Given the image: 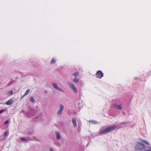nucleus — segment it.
Returning a JSON list of instances; mask_svg holds the SVG:
<instances>
[{"label":"nucleus","instance_id":"aec40b11","mask_svg":"<svg viewBox=\"0 0 151 151\" xmlns=\"http://www.w3.org/2000/svg\"><path fill=\"white\" fill-rule=\"evenodd\" d=\"M13 92L12 90H11L10 91H9L8 93V95L9 96L13 94Z\"/></svg>","mask_w":151,"mask_h":151},{"label":"nucleus","instance_id":"f03ea898","mask_svg":"<svg viewBox=\"0 0 151 151\" xmlns=\"http://www.w3.org/2000/svg\"><path fill=\"white\" fill-rule=\"evenodd\" d=\"M146 147V145L144 143L138 142L136 145L135 149L137 150H141L145 149Z\"/></svg>","mask_w":151,"mask_h":151},{"label":"nucleus","instance_id":"4be33fe9","mask_svg":"<svg viewBox=\"0 0 151 151\" xmlns=\"http://www.w3.org/2000/svg\"><path fill=\"white\" fill-rule=\"evenodd\" d=\"M141 141L145 143L146 144L148 145H149V143L147 142L146 141L143 140V139L141 140Z\"/></svg>","mask_w":151,"mask_h":151},{"label":"nucleus","instance_id":"423d86ee","mask_svg":"<svg viewBox=\"0 0 151 151\" xmlns=\"http://www.w3.org/2000/svg\"><path fill=\"white\" fill-rule=\"evenodd\" d=\"M96 75V77L99 78H101L104 76L103 73L101 70L97 71Z\"/></svg>","mask_w":151,"mask_h":151},{"label":"nucleus","instance_id":"ddd939ff","mask_svg":"<svg viewBox=\"0 0 151 151\" xmlns=\"http://www.w3.org/2000/svg\"><path fill=\"white\" fill-rule=\"evenodd\" d=\"M30 90L29 89H28L27 91H26L24 94L23 95L22 97L21 98V99H22L25 96L27 95L29 92Z\"/></svg>","mask_w":151,"mask_h":151},{"label":"nucleus","instance_id":"a878e982","mask_svg":"<svg viewBox=\"0 0 151 151\" xmlns=\"http://www.w3.org/2000/svg\"><path fill=\"white\" fill-rule=\"evenodd\" d=\"M7 132H5L4 133V137H5L7 135Z\"/></svg>","mask_w":151,"mask_h":151},{"label":"nucleus","instance_id":"0eeeda50","mask_svg":"<svg viewBox=\"0 0 151 151\" xmlns=\"http://www.w3.org/2000/svg\"><path fill=\"white\" fill-rule=\"evenodd\" d=\"M113 107L120 110L122 109V107L121 105H119L117 104H114L113 105Z\"/></svg>","mask_w":151,"mask_h":151},{"label":"nucleus","instance_id":"412c9836","mask_svg":"<svg viewBox=\"0 0 151 151\" xmlns=\"http://www.w3.org/2000/svg\"><path fill=\"white\" fill-rule=\"evenodd\" d=\"M14 82H15L14 81H11L8 84V86H10V85H12V84H13Z\"/></svg>","mask_w":151,"mask_h":151},{"label":"nucleus","instance_id":"6ab92c4d","mask_svg":"<svg viewBox=\"0 0 151 151\" xmlns=\"http://www.w3.org/2000/svg\"><path fill=\"white\" fill-rule=\"evenodd\" d=\"M55 60L54 58H53L52 59L51 61L50 62V64H54L55 62Z\"/></svg>","mask_w":151,"mask_h":151},{"label":"nucleus","instance_id":"473e14b6","mask_svg":"<svg viewBox=\"0 0 151 151\" xmlns=\"http://www.w3.org/2000/svg\"><path fill=\"white\" fill-rule=\"evenodd\" d=\"M36 106V108H38V107H37V106Z\"/></svg>","mask_w":151,"mask_h":151},{"label":"nucleus","instance_id":"2eb2a0df","mask_svg":"<svg viewBox=\"0 0 151 151\" xmlns=\"http://www.w3.org/2000/svg\"><path fill=\"white\" fill-rule=\"evenodd\" d=\"M89 122H91L92 123L94 124H96L98 123L96 121L93 120H91L89 121Z\"/></svg>","mask_w":151,"mask_h":151},{"label":"nucleus","instance_id":"5701e85b","mask_svg":"<svg viewBox=\"0 0 151 151\" xmlns=\"http://www.w3.org/2000/svg\"><path fill=\"white\" fill-rule=\"evenodd\" d=\"M5 110L4 109H2L0 110V114L4 111Z\"/></svg>","mask_w":151,"mask_h":151},{"label":"nucleus","instance_id":"2f4dec72","mask_svg":"<svg viewBox=\"0 0 151 151\" xmlns=\"http://www.w3.org/2000/svg\"><path fill=\"white\" fill-rule=\"evenodd\" d=\"M123 114H125V112H123Z\"/></svg>","mask_w":151,"mask_h":151},{"label":"nucleus","instance_id":"f257e3e1","mask_svg":"<svg viewBox=\"0 0 151 151\" xmlns=\"http://www.w3.org/2000/svg\"><path fill=\"white\" fill-rule=\"evenodd\" d=\"M116 128V126L114 125L107 127L105 129L100 131V134L103 135L109 132L110 131L113 130Z\"/></svg>","mask_w":151,"mask_h":151},{"label":"nucleus","instance_id":"6e6552de","mask_svg":"<svg viewBox=\"0 0 151 151\" xmlns=\"http://www.w3.org/2000/svg\"><path fill=\"white\" fill-rule=\"evenodd\" d=\"M76 119L75 118H72V120L73 126L74 127H76L77 126L76 122Z\"/></svg>","mask_w":151,"mask_h":151},{"label":"nucleus","instance_id":"39448f33","mask_svg":"<svg viewBox=\"0 0 151 151\" xmlns=\"http://www.w3.org/2000/svg\"><path fill=\"white\" fill-rule=\"evenodd\" d=\"M52 86L54 87V88L56 90L62 92H64V91L63 90H62L60 87H58V85L56 83H52Z\"/></svg>","mask_w":151,"mask_h":151},{"label":"nucleus","instance_id":"f8f14e48","mask_svg":"<svg viewBox=\"0 0 151 151\" xmlns=\"http://www.w3.org/2000/svg\"><path fill=\"white\" fill-rule=\"evenodd\" d=\"M36 119H38V120L40 122L43 121L44 120L43 118L42 117H40L39 116H38L35 117Z\"/></svg>","mask_w":151,"mask_h":151},{"label":"nucleus","instance_id":"b1692460","mask_svg":"<svg viewBox=\"0 0 151 151\" xmlns=\"http://www.w3.org/2000/svg\"><path fill=\"white\" fill-rule=\"evenodd\" d=\"M9 122V121L8 120H6L4 123L5 124H7L8 122Z\"/></svg>","mask_w":151,"mask_h":151},{"label":"nucleus","instance_id":"1a4fd4ad","mask_svg":"<svg viewBox=\"0 0 151 151\" xmlns=\"http://www.w3.org/2000/svg\"><path fill=\"white\" fill-rule=\"evenodd\" d=\"M128 123V122H123L121 123L120 124V127H126Z\"/></svg>","mask_w":151,"mask_h":151},{"label":"nucleus","instance_id":"393cba45","mask_svg":"<svg viewBox=\"0 0 151 151\" xmlns=\"http://www.w3.org/2000/svg\"><path fill=\"white\" fill-rule=\"evenodd\" d=\"M33 138L35 139V140L36 141H39V139H37L36 137H33Z\"/></svg>","mask_w":151,"mask_h":151},{"label":"nucleus","instance_id":"9d476101","mask_svg":"<svg viewBox=\"0 0 151 151\" xmlns=\"http://www.w3.org/2000/svg\"><path fill=\"white\" fill-rule=\"evenodd\" d=\"M55 134L56 136V138L57 139L59 140L61 139V136L59 132H56Z\"/></svg>","mask_w":151,"mask_h":151},{"label":"nucleus","instance_id":"dca6fc26","mask_svg":"<svg viewBox=\"0 0 151 151\" xmlns=\"http://www.w3.org/2000/svg\"><path fill=\"white\" fill-rule=\"evenodd\" d=\"M30 100L32 103H34L35 102V100L32 96H31L30 97Z\"/></svg>","mask_w":151,"mask_h":151},{"label":"nucleus","instance_id":"7ed1b4c3","mask_svg":"<svg viewBox=\"0 0 151 151\" xmlns=\"http://www.w3.org/2000/svg\"><path fill=\"white\" fill-rule=\"evenodd\" d=\"M68 84L70 88L73 90V91L75 93H77L78 91L77 89L73 83L68 82Z\"/></svg>","mask_w":151,"mask_h":151},{"label":"nucleus","instance_id":"20e7f679","mask_svg":"<svg viewBox=\"0 0 151 151\" xmlns=\"http://www.w3.org/2000/svg\"><path fill=\"white\" fill-rule=\"evenodd\" d=\"M64 106L62 104L60 105L59 109L57 111V114L58 116H61L62 114V113L64 109Z\"/></svg>","mask_w":151,"mask_h":151},{"label":"nucleus","instance_id":"c756f323","mask_svg":"<svg viewBox=\"0 0 151 151\" xmlns=\"http://www.w3.org/2000/svg\"><path fill=\"white\" fill-rule=\"evenodd\" d=\"M144 151H151V148H150V150H145Z\"/></svg>","mask_w":151,"mask_h":151},{"label":"nucleus","instance_id":"a211bd4d","mask_svg":"<svg viewBox=\"0 0 151 151\" xmlns=\"http://www.w3.org/2000/svg\"><path fill=\"white\" fill-rule=\"evenodd\" d=\"M79 74V72H76L73 73L72 75L74 76L75 77H76Z\"/></svg>","mask_w":151,"mask_h":151},{"label":"nucleus","instance_id":"cd10ccee","mask_svg":"<svg viewBox=\"0 0 151 151\" xmlns=\"http://www.w3.org/2000/svg\"><path fill=\"white\" fill-rule=\"evenodd\" d=\"M50 151H54L52 148H50Z\"/></svg>","mask_w":151,"mask_h":151},{"label":"nucleus","instance_id":"7c9ffc66","mask_svg":"<svg viewBox=\"0 0 151 151\" xmlns=\"http://www.w3.org/2000/svg\"><path fill=\"white\" fill-rule=\"evenodd\" d=\"M134 79H135V80H136L137 79V78H134Z\"/></svg>","mask_w":151,"mask_h":151},{"label":"nucleus","instance_id":"bb28decb","mask_svg":"<svg viewBox=\"0 0 151 151\" xmlns=\"http://www.w3.org/2000/svg\"><path fill=\"white\" fill-rule=\"evenodd\" d=\"M27 135H31V133L30 132H29L28 133H27Z\"/></svg>","mask_w":151,"mask_h":151},{"label":"nucleus","instance_id":"9b49d317","mask_svg":"<svg viewBox=\"0 0 151 151\" xmlns=\"http://www.w3.org/2000/svg\"><path fill=\"white\" fill-rule=\"evenodd\" d=\"M14 102V101L12 99H10L6 103V104L7 105H10L12 104Z\"/></svg>","mask_w":151,"mask_h":151},{"label":"nucleus","instance_id":"c85d7f7f","mask_svg":"<svg viewBox=\"0 0 151 151\" xmlns=\"http://www.w3.org/2000/svg\"><path fill=\"white\" fill-rule=\"evenodd\" d=\"M44 93H45V94H47V91H45L44 92Z\"/></svg>","mask_w":151,"mask_h":151},{"label":"nucleus","instance_id":"f3484780","mask_svg":"<svg viewBox=\"0 0 151 151\" xmlns=\"http://www.w3.org/2000/svg\"><path fill=\"white\" fill-rule=\"evenodd\" d=\"M73 82L75 83H78L79 82V79L75 78L73 80Z\"/></svg>","mask_w":151,"mask_h":151},{"label":"nucleus","instance_id":"4468645a","mask_svg":"<svg viewBox=\"0 0 151 151\" xmlns=\"http://www.w3.org/2000/svg\"><path fill=\"white\" fill-rule=\"evenodd\" d=\"M20 139L22 141L24 142L29 140L28 139V138L23 137H21Z\"/></svg>","mask_w":151,"mask_h":151}]
</instances>
